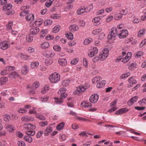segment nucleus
I'll return each mask as SVG.
<instances>
[{
    "mask_svg": "<svg viewBox=\"0 0 146 146\" xmlns=\"http://www.w3.org/2000/svg\"><path fill=\"white\" fill-rule=\"evenodd\" d=\"M49 79L51 83H55L60 80V76L59 74L55 73L49 76Z\"/></svg>",
    "mask_w": 146,
    "mask_h": 146,
    "instance_id": "obj_1",
    "label": "nucleus"
},
{
    "mask_svg": "<svg viewBox=\"0 0 146 146\" xmlns=\"http://www.w3.org/2000/svg\"><path fill=\"white\" fill-rule=\"evenodd\" d=\"M117 32L116 28H113L111 29L110 32L108 34V39L112 40L114 39V38L117 35Z\"/></svg>",
    "mask_w": 146,
    "mask_h": 146,
    "instance_id": "obj_2",
    "label": "nucleus"
},
{
    "mask_svg": "<svg viewBox=\"0 0 146 146\" xmlns=\"http://www.w3.org/2000/svg\"><path fill=\"white\" fill-rule=\"evenodd\" d=\"M12 5L10 3L6 4L3 7V9L4 11H7L6 14L8 15H12L14 13V11H10L12 8Z\"/></svg>",
    "mask_w": 146,
    "mask_h": 146,
    "instance_id": "obj_3",
    "label": "nucleus"
},
{
    "mask_svg": "<svg viewBox=\"0 0 146 146\" xmlns=\"http://www.w3.org/2000/svg\"><path fill=\"white\" fill-rule=\"evenodd\" d=\"M108 50L106 48L100 52L99 55V58L101 60H105L108 57Z\"/></svg>",
    "mask_w": 146,
    "mask_h": 146,
    "instance_id": "obj_4",
    "label": "nucleus"
},
{
    "mask_svg": "<svg viewBox=\"0 0 146 146\" xmlns=\"http://www.w3.org/2000/svg\"><path fill=\"white\" fill-rule=\"evenodd\" d=\"M67 96V94H64L60 96V98H55V102L57 104H60L63 102V98H65Z\"/></svg>",
    "mask_w": 146,
    "mask_h": 146,
    "instance_id": "obj_5",
    "label": "nucleus"
},
{
    "mask_svg": "<svg viewBox=\"0 0 146 146\" xmlns=\"http://www.w3.org/2000/svg\"><path fill=\"white\" fill-rule=\"evenodd\" d=\"M128 35V33L127 30L126 29H123L120 31L117 36L119 38H123L126 37Z\"/></svg>",
    "mask_w": 146,
    "mask_h": 146,
    "instance_id": "obj_6",
    "label": "nucleus"
},
{
    "mask_svg": "<svg viewBox=\"0 0 146 146\" xmlns=\"http://www.w3.org/2000/svg\"><path fill=\"white\" fill-rule=\"evenodd\" d=\"M98 50L96 47H93L89 50L88 55L90 57H92L94 56L98 52Z\"/></svg>",
    "mask_w": 146,
    "mask_h": 146,
    "instance_id": "obj_7",
    "label": "nucleus"
},
{
    "mask_svg": "<svg viewBox=\"0 0 146 146\" xmlns=\"http://www.w3.org/2000/svg\"><path fill=\"white\" fill-rule=\"evenodd\" d=\"M1 48L2 50H6L10 46L9 43L6 41L2 42L0 44Z\"/></svg>",
    "mask_w": 146,
    "mask_h": 146,
    "instance_id": "obj_8",
    "label": "nucleus"
},
{
    "mask_svg": "<svg viewBox=\"0 0 146 146\" xmlns=\"http://www.w3.org/2000/svg\"><path fill=\"white\" fill-rule=\"evenodd\" d=\"M99 95L98 94H93L90 98V101L92 103H95L98 101Z\"/></svg>",
    "mask_w": 146,
    "mask_h": 146,
    "instance_id": "obj_9",
    "label": "nucleus"
},
{
    "mask_svg": "<svg viewBox=\"0 0 146 146\" xmlns=\"http://www.w3.org/2000/svg\"><path fill=\"white\" fill-rule=\"evenodd\" d=\"M23 127L25 129L28 130L34 129L36 128L35 125L30 123H25Z\"/></svg>",
    "mask_w": 146,
    "mask_h": 146,
    "instance_id": "obj_10",
    "label": "nucleus"
},
{
    "mask_svg": "<svg viewBox=\"0 0 146 146\" xmlns=\"http://www.w3.org/2000/svg\"><path fill=\"white\" fill-rule=\"evenodd\" d=\"M40 31L39 28L37 27H34L31 28L30 30V33L33 35H36Z\"/></svg>",
    "mask_w": 146,
    "mask_h": 146,
    "instance_id": "obj_11",
    "label": "nucleus"
},
{
    "mask_svg": "<svg viewBox=\"0 0 146 146\" xmlns=\"http://www.w3.org/2000/svg\"><path fill=\"white\" fill-rule=\"evenodd\" d=\"M34 120V118L31 116H25L22 117L21 119V120L22 121L25 122L33 121Z\"/></svg>",
    "mask_w": 146,
    "mask_h": 146,
    "instance_id": "obj_12",
    "label": "nucleus"
},
{
    "mask_svg": "<svg viewBox=\"0 0 146 146\" xmlns=\"http://www.w3.org/2000/svg\"><path fill=\"white\" fill-rule=\"evenodd\" d=\"M138 96H135L131 98L130 100L127 102L129 106L132 105L133 103L136 102L137 100Z\"/></svg>",
    "mask_w": 146,
    "mask_h": 146,
    "instance_id": "obj_13",
    "label": "nucleus"
},
{
    "mask_svg": "<svg viewBox=\"0 0 146 146\" xmlns=\"http://www.w3.org/2000/svg\"><path fill=\"white\" fill-rule=\"evenodd\" d=\"M88 9V8H83L81 9H78L77 11V13L78 15H81L84 13H88L89 12V10L88 11L86 9Z\"/></svg>",
    "mask_w": 146,
    "mask_h": 146,
    "instance_id": "obj_14",
    "label": "nucleus"
},
{
    "mask_svg": "<svg viewBox=\"0 0 146 146\" xmlns=\"http://www.w3.org/2000/svg\"><path fill=\"white\" fill-rule=\"evenodd\" d=\"M58 62L60 65L63 66H66L67 63L66 60L64 58L59 59L58 60Z\"/></svg>",
    "mask_w": 146,
    "mask_h": 146,
    "instance_id": "obj_15",
    "label": "nucleus"
},
{
    "mask_svg": "<svg viewBox=\"0 0 146 146\" xmlns=\"http://www.w3.org/2000/svg\"><path fill=\"white\" fill-rule=\"evenodd\" d=\"M101 17H98L93 19L92 21L94 23V25H97L100 23Z\"/></svg>",
    "mask_w": 146,
    "mask_h": 146,
    "instance_id": "obj_16",
    "label": "nucleus"
},
{
    "mask_svg": "<svg viewBox=\"0 0 146 146\" xmlns=\"http://www.w3.org/2000/svg\"><path fill=\"white\" fill-rule=\"evenodd\" d=\"M39 85V84L38 82H36L34 83L31 86L29 87L28 86L27 87V89L30 88L31 89H35L37 88Z\"/></svg>",
    "mask_w": 146,
    "mask_h": 146,
    "instance_id": "obj_17",
    "label": "nucleus"
},
{
    "mask_svg": "<svg viewBox=\"0 0 146 146\" xmlns=\"http://www.w3.org/2000/svg\"><path fill=\"white\" fill-rule=\"evenodd\" d=\"M69 30L71 32H74L76 31L78 29V25H70L69 28Z\"/></svg>",
    "mask_w": 146,
    "mask_h": 146,
    "instance_id": "obj_18",
    "label": "nucleus"
},
{
    "mask_svg": "<svg viewBox=\"0 0 146 146\" xmlns=\"http://www.w3.org/2000/svg\"><path fill=\"white\" fill-rule=\"evenodd\" d=\"M29 71L28 67L26 65H24L22 68L21 73L24 75H26Z\"/></svg>",
    "mask_w": 146,
    "mask_h": 146,
    "instance_id": "obj_19",
    "label": "nucleus"
},
{
    "mask_svg": "<svg viewBox=\"0 0 146 146\" xmlns=\"http://www.w3.org/2000/svg\"><path fill=\"white\" fill-rule=\"evenodd\" d=\"M106 82L104 80L99 82L97 84L96 86L98 88H101L105 86Z\"/></svg>",
    "mask_w": 146,
    "mask_h": 146,
    "instance_id": "obj_20",
    "label": "nucleus"
},
{
    "mask_svg": "<svg viewBox=\"0 0 146 146\" xmlns=\"http://www.w3.org/2000/svg\"><path fill=\"white\" fill-rule=\"evenodd\" d=\"M7 81V78L5 77H3L0 78V85H1L5 84Z\"/></svg>",
    "mask_w": 146,
    "mask_h": 146,
    "instance_id": "obj_21",
    "label": "nucleus"
},
{
    "mask_svg": "<svg viewBox=\"0 0 146 146\" xmlns=\"http://www.w3.org/2000/svg\"><path fill=\"white\" fill-rule=\"evenodd\" d=\"M65 125L64 122H62L59 123L56 127V129L58 131L62 129Z\"/></svg>",
    "mask_w": 146,
    "mask_h": 146,
    "instance_id": "obj_22",
    "label": "nucleus"
},
{
    "mask_svg": "<svg viewBox=\"0 0 146 146\" xmlns=\"http://www.w3.org/2000/svg\"><path fill=\"white\" fill-rule=\"evenodd\" d=\"M6 128L10 132L14 131L15 130L14 126L12 125L8 124L6 125Z\"/></svg>",
    "mask_w": 146,
    "mask_h": 146,
    "instance_id": "obj_23",
    "label": "nucleus"
},
{
    "mask_svg": "<svg viewBox=\"0 0 146 146\" xmlns=\"http://www.w3.org/2000/svg\"><path fill=\"white\" fill-rule=\"evenodd\" d=\"M24 139L25 141L31 143L33 141V139L29 135L25 136Z\"/></svg>",
    "mask_w": 146,
    "mask_h": 146,
    "instance_id": "obj_24",
    "label": "nucleus"
},
{
    "mask_svg": "<svg viewBox=\"0 0 146 146\" xmlns=\"http://www.w3.org/2000/svg\"><path fill=\"white\" fill-rule=\"evenodd\" d=\"M66 36L70 40L73 39V34L70 32H67L65 34Z\"/></svg>",
    "mask_w": 146,
    "mask_h": 146,
    "instance_id": "obj_25",
    "label": "nucleus"
},
{
    "mask_svg": "<svg viewBox=\"0 0 146 146\" xmlns=\"http://www.w3.org/2000/svg\"><path fill=\"white\" fill-rule=\"evenodd\" d=\"M9 76L11 78H16L19 75L18 74L15 72H13L9 74Z\"/></svg>",
    "mask_w": 146,
    "mask_h": 146,
    "instance_id": "obj_26",
    "label": "nucleus"
},
{
    "mask_svg": "<svg viewBox=\"0 0 146 146\" xmlns=\"http://www.w3.org/2000/svg\"><path fill=\"white\" fill-rule=\"evenodd\" d=\"M27 21H32L34 19V15L32 14H31L27 16L26 18Z\"/></svg>",
    "mask_w": 146,
    "mask_h": 146,
    "instance_id": "obj_27",
    "label": "nucleus"
},
{
    "mask_svg": "<svg viewBox=\"0 0 146 146\" xmlns=\"http://www.w3.org/2000/svg\"><path fill=\"white\" fill-rule=\"evenodd\" d=\"M66 90V89L65 88H61L58 90V93L59 94H60V95H62V94H66L65 93Z\"/></svg>",
    "mask_w": 146,
    "mask_h": 146,
    "instance_id": "obj_28",
    "label": "nucleus"
},
{
    "mask_svg": "<svg viewBox=\"0 0 146 146\" xmlns=\"http://www.w3.org/2000/svg\"><path fill=\"white\" fill-rule=\"evenodd\" d=\"M50 46L49 43L48 42H43L41 44V47L43 49H46L48 47Z\"/></svg>",
    "mask_w": 146,
    "mask_h": 146,
    "instance_id": "obj_29",
    "label": "nucleus"
},
{
    "mask_svg": "<svg viewBox=\"0 0 146 146\" xmlns=\"http://www.w3.org/2000/svg\"><path fill=\"white\" fill-rule=\"evenodd\" d=\"M130 73L129 72H127L123 74H122L120 77V78L121 79H125L128 76H130Z\"/></svg>",
    "mask_w": 146,
    "mask_h": 146,
    "instance_id": "obj_30",
    "label": "nucleus"
},
{
    "mask_svg": "<svg viewBox=\"0 0 146 146\" xmlns=\"http://www.w3.org/2000/svg\"><path fill=\"white\" fill-rule=\"evenodd\" d=\"M101 79L100 77L98 76L94 77L92 80V82L93 83L95 84L98 82Z\"/></svg>",
    "mask_w": 146,
    "mask_h": 146,
    "instance_id": "obj_31",
    "label": "nucleus"
},
{
    "mask_svg": "<svg viewBox=\"0 0 146 146\" xmlns=\"http://www.w3.org/2000/svg\"><path fill=\"white\" fill-rule=\"evenodd\" d=\"M47 31L45 29H44L41 31L40 33V36L42 37H44L45 35L47 33Z\"/></svg>",
    "mask_w": 146,
    "mask_h": 146,
    "instance_id": "obj_32",
    "label": "nucleus"
},
{
    "mask_svg": "<svg viewBox=\"0 0 146 146\" xmlns=\"http://www.w3.org/2000/svg\"><path fill=\"white\" fill-rule=\"evenodd\" d=\"M31 65L33 68H36L39 65V63L38 62H33L31 64Z\"/></svg>",
    "mask_w": 146,
    "mask_h": 146,
    "instance_id": "obj_33",
    "label": "nucleus"
},
{
    "mask_svg": "<svg viewBox=\"0 0 146 146\" xmlns=\"http://www.w3.org/2000/svg\"><path fill=\"white\" fill-rule=\"evenodd\" d=\"M122 17V14L121 13H118L115 15L114 19L116 20H119Z\"/></svg>",
    "mask_w": 146,
    "mask_h": 146,
    "instance_id": "obj_34",
    "label": "nucleus"
},
{
    "mask_svg": "<svg viewBox=\"0 0 146 146\" xmlns=\"http://www.w3.org/2000/svg\"><path fill=\"white\" fill-rule=\"evenodd\" d=\"M70 82V80H64L62 82V84L63 86H66L69 85Z\"/></svg>",
    "mask_w": 146,
    "mask_h": 146,
    "instance_id": "obj_35",
    "label": "nucleus"
},
{
    "mask_svg": "<svg viewBox=\"0 0 146 146\" xmlns=\"http://www.w3.org/2000/svg\"><path fill=\"white\" fill-rule=\"evenodd\" d=\"M25 133L27 134L28 135L33 136L35 134V131L33 130H29L26 131Z\"/></svg>",
    "mask_w": 146,
    "mask_h": 146,
    "instance_id": "obj_36",
    "label": "nucleus"
},
{
    "mask_svg": "<svg viewBox=\"0 0 146 146\" xmlns=\"http://www.w3.org/2000/svg\"><path fill=\"white\" fill-rule=\"evenodd\" d=\"M52 23V21L50 19H47L44 22L45 26H47L50 25Z\"/></svg>",
    "mask_w": 146,
    "mask_h": 146,
    "instance_id": "obj_37",
    "label": "nucleus"
},
{
    "mask_svg": "<svg viewBox=\"0 0 146 146\" xmlns=\"http://www.w3.org/2000/svg\"><path fill=\"white\" fill-rule=\"evenodd\" d=\"M36 116L41 120H44L46 119L45 117L40 114L38 113V114H36Z\"/></svg>",
    "mask_w": 146,
    "mask_h": 146,
    "instance_id": "obj_38",
    "label": "nucleus"
},
{
    "mask_svg": "<svg viewBox=\"0 0 146 146\" xmlns=\"http://www.w3.org/2000/svg\"><path fill=\"white\" fill-rule=\"evenodd\" d=\"M13 22L12 21H9L8 24L6 25V29L7 30H9L12 29L11 26L13 25Z\"/></svg>",
    "mask_w": 146,
    "mask_h": 146,
    "instance_id": "obj_39",
    "label": "nucleus"
},
{
    "mask_svg": "<svg viewBox=\"0 0 146 146\" xmlns=\"http://www.w3.org/2000/svg\"><path fill=\"white\" fill-rule=\"evenodd\" d=\"M60 28V27L59 25H58L56 27H55L53 28V30L52 31L53 33H57L59 31Z\"/></svg>",
    "mask_w": 146,
    "mask_h": 146,
    "instance_id": "obj_40",
    "label": "nucleus"
},
{
    "mask_svg": "<svg viewBox=\"0 0 146 146\" xmlns=\"http://www.w3.org/2000/svg\"><path fill=\"white\" fill-rule=\"evenodd\" d=\"M26 40L27 42H30L33 40V38L30 35H27L26 37Z\"/></svg>",
    "mask_w": 146,
    "mask_h": 146,
    "instance_id": "obj_41",
    "label": "nucleus"
},
{
    "mask_svg": "<svg viewBox=\"0 0 146 146\" xmlns=\"http://www.w3.org/2000/svg\"><path fill=\"white\" fill-rule=\"evenodd\" d=\"M48 122L47 121H41L39 123V125L42 127L47 125H48Z\"/></svg>",
    "mask_w": 146,
    "mask_h": 146,
    "instance_id": "obj_42",
    "label": "nucleus"
},
{
    "mask_svg": "<svg viewBox=\"0 0 146 146\" xmlns=\"http://www.w3.org/2000/svg\"><path fill=\"white\" fill-rule=\"evenodd\" d=\"M145 31L144 30H141L138 32L137 34V36L139 37H141L145 33Z\"/></svg>",
    "mask_w": 146,
    "mask_h": 146,
    "instance_id": "obj_43",
    "label": "nucleus"
},
{
    "mask_svg": "<svg viewBox=\"0 0 146 146\" xmlns=\"http://www.w3.org/2000/svg\"><path fill=\"white\" fill-rule=\"evenodd\" d=\"M54 49L56 51H60L61 50V47L58 45H55L53 47Z\"/></svg>",
    "mask_w": 146,
    "mask_h": 146,
    "instance_id": "obj_44",
    "label": "nucleus"
},
{
    "mask_svg": "<svg viewBox=\"0 0 146 146\" xmlns=\"http://www.w3.org/2000/svg\"><path fill=\"white\" fill-rule=\"evenodd\" d=\"M76 119H77L80 120V121H88L89 122H90V121L89 119H87L83 117H80L78 116H76Z\"/></svg>",
    "mask_w": 146,
    "mask_h": 146,
    "instance_id": "obj_45",
    "label": "nucleus"
},
{
    "mask_svg": "<svg viewBox=\"0 0 146 146\" xmlns=\"http://www.w3.org/2000/svg\"><path fill=\"white\" fill-rule=\"evenodd\" d=\"M92 40V39L91 38H89L88 39H86L84 41V43L85 45H88L90 42Z\"/></svg>",
    "mask_w": 146,
    "mask_h": 146,
    "instance_id": "obj_46",
    "label": "nucleus"
},
{
    "mask_svg": "<svg viewBox=\"0 0 146 146\" xmlns=\"http://www.w3.org/2000/svg\"><path fill=\"white\" fill-rule=\"evenodd\" d=\"M102 31L101 29H96L94 30L92 32V33L94 35H96L98 34Z\"/></svg>",
    "mask_w": 146,
    "mask_h": 146,
    "instance_id": "obj_47",
    "label": "nucleus"
},
{
    "mask_svg": "<svg viewBox=\"0 0 146 146\" xmlns=\"http://www.w3.org/2000/svg\"><path fill=\"white\" fill-rule=\"evenodd\" d=\"M49 2H46L45 4L46 6L47 7H49L51 5L52 3L54 1V0H49Z\"/></svg>",
    "mask_w": 146,
    "mask_h": 146,
    "instance_id": "obj_48",
    "label": "nucleus"
},
{
    "mask_svg": "<svg viewBox=\"0 0 146 146\" xmlns=\"http://www.w3.org/2000/svg\"><path fill=\"white\" fill-rule=\"evenodd\" d=\"M86 88L84 86H80L78 88V90L79 92H84L86 90Z\"/></svg>",
    "mask_w": 146,
    "mask_h": 146,
    "instance_id": "obj_49",
    "label": "nucleus"
},
{
    "mask_svg": "<svg viewBox=\"0 0 146 146\" xmlns=\"http://www.w3.org/2000/svg\"><path fill=\"white\" fill-rule=\"evenodd\" d=\"M133 77H131L129 79V82L130 83L133 84H135L137 83V81L135 80H133Z\"/></svg>",
    "mask_w": 146,
    "mask_h": 146,
    "instance_id": "obj_50",
    "label": "nucleus"
},
{
    "mask_svg": "<svg viewBox=\"0 0 146 146\" xmlns=\"http://www.w3.org/2000/svg\"><path fill=\"white\" fill-rule=\"evenodd\" d=\"M43 20L42 19H39L35 21V23L36 25H41L43 22Z\"/></svg>",
    "mask_w": 146,
    "mask_h": 146,
    "instance_id": "obj_51",
    "label": "nucleus"
},
{
    "mask_svg": "<svg viewBox=\"0 0 146 146\" xmlns=\"http://www.w3.org/2000/svg\"><path fill=\"white\" fill-rule=\"evenodd\" d=\"M17 144L19 146H26V145L25 143L22 141H18L17 142Z\"/></svg>",
    "mask_w": 146,
    "mask_h": 146,
    "instance_id": "obj_52",
    "label": "nucleus"
},
{
    "mask_svg": "<svg viewBox=\"0 0 146 146\" xmlns=\"http://www.w3.org/2000/svg\"><path fill=\"white\" fill-rule=\"evenodd\" d=\"M78 59L76 58L75 59H73L71 61V63L72 65H75L78 62Z\"/></svg>",
    "mask_w": 146,
    "mask_h": 146,
    "instance_id": "obj_53",
    "label": "nucleus"
},
{
    "mask_svg": "<svg viewBox=\"0 0 146 146\" xmlns=\"http://www.w3.org/2000/svg\"><path fill=\"white\" fill-rule=\"evenodd\" d=\"M78 22L79 23V25L82 27H84L85 25V23L83 20H79Z\"/></svg>",
    "mask_w": 146,
    "mask_h": 146,
    "instance_id": "obj_54",
    "label": "nucleus"
},
{
    "mask_svg": "<svg viewBox=\"0 0 146 146\" xmlns=\"http://www.w3.org/2000/svg\"><path fill=\"white\" fill-rule=\"evenodd\" d=\"M21 58H22L24 59H28L29 58V56H28L26 55H23V54L21 53L19 54Z\"/></svg>",
    "mask_w": 146,
    "mask_h": 146,
    "instance_id": "obj_55",
    "label": "nucleus"
},
{
    "mask_svg": "<svg viewBox=\"0 0 146 146\" xmlns=\"http://www.w3.org/2000/svg\"><path fill=\"white\" fill-rule=\"evenodd\" d=\"M49 90V87L48 86H46L44 88H42L41 90V92L42 93H45L48 90Z\"/></svg>",
    "mask_w": 146,
    "mask_h": 146,
    "instance_id": "obj_56",
    "label": "nucleus"
},
{
    "mask_svg": "<svg viewBox=\"0 0 146 146\" xmlns=\"http://www.w3.org/2000/svg\"><path fill=\"white\" fill-rule=\"evenodd\" d=\"M15 67L13 66H9L7 67L6 68V71H11L15 69Z\"/></svg>",
    "mask_w": 146,
    "mask_h": 146,
    "instance_id": "obj_57",
    "label": "nucleus"
},
{
    "mask_svg": "<svg viewBox=\"0 0 146 146\" xmlns=\"http://www.w3.org/2000/svg\"><path fill=\"white\" fill-rule=\"evenodd\" d=\"M128 110L127 108H124L120 109V111H121V114L125 113L128 111Z\"/></svg>",
    "mask_w": 146,
    "mask_h": 146,
    "instance_id": "obj_58",
    "label": "nucleus"
},
{
    "mask_svg": "<svg viewBox=\"0 0 146 146\" xmlns=\"http://www.w3.org/2000/svg\"><path fill=\"white\" fill-rule=\"evenodd\" d=\"M136 65H137L136 63L134 62L132 63L131 65V66L129 67V69L130 70H132L133 69V68L136 67Z\"/></svg>",
    "mask_w": 146,
    "mask_h": 146,
    "instance_id": "obj_59",
    "label": "nucleus"
},
{
    "mask_svg": "<svg viewBox=\"0 0 146 146\" xmlns=\"http://www.w3.org/2000/svg\"><path fill=\"white\" fill-rule=\"evenodd\" d=\"M45 64L47 66H49L52 63V60H46Z\"/></svg>",
    "mask_w": 146,
    "mask_h": 146,
    "instance_id": "obj_60",
    "label": "nucleus"
},
{
    "mask_svg": "<svg viewBox=\"0 0 146 146\" xmlns=\"http://www.w3.org/2000/svg\"><path fill=\"white\" fill-rule=\"evenodd\" d=\"M54 38V36L52 35L48 36H46L45 37V39L47 40H52Z\"/></svg>",
    "mask_w": 146,
    "mask_h": 146,
    "instance_id": "obj_61",
    "label": "nucleus"
},
{
    "mask_svg": "<svg viewBox=\"0 0 146 146\" xmlns=\"http://www.w3.org/2000/svg\"><path fill=\"white\" fill-rule=\"evenodd\" d=\"M139 103L140 105H141L142 104V103L146 104V98H144L143 99L139 100Z\"/></svg>",
    "mask_w": 146,
    "mask_h": 146,
    "instance_id": "obj_62",
    "label": "nucleus"
},
{
    "mask_svg": "<svg viewBox=\"0 0 146 146\" xmlns=\"http://www.w3.org/2000/svg\"><path fill=\"white\" fill-rule=\"evenodd\" d=\"M145 44H146V39H144L141 42V44H140L139 47L141 48Z\"/></svg>",
    "mask_w": 146,
    "mask_h": 146,
    "instance_id": "obj_63",
    "label": "nucleus"
},
{
    "mask_svg": "<svg viewBox=\"0 0 146 146\" xmlns=\"http://www.w3.org/2000/svg\"><path fill=\"white\" fill-rule=\"evenodd\" d=\"M141 20L143 21L146 20V10L145 12L143 15L141 17Z\"/></svg>",
    "mask_w": 146,
    "mask_h": 146,
    "instance_id": "obj_64",
    "label": "nucleus"
}]
</instances>
